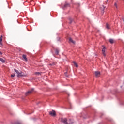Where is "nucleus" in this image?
Segmentation results:
<instances>
[{
	"mask_svg": "<svg viewBox=\"0 0 124 124\" xmlns=\"http://www.w3.org/2000/svg\"><path fill=\"white\" fill-rule=\"evenodd\" d=\"M62 123H63L64 124H73V122L71 120H69V123H67V119L66 118H62L61 119Z\"/></svg>",
	"mask_w": 124,
	"mask_h": 124,
	"instance_id": "nucleus-1",
	"label": "nucleus"
},
{
	"mask_svg": "<svg viewBox=\"0 0 124 124\" xmlns=\"http://www.w3.org/2000/svg\"><path fill=\"white\" fill-rule=\"evenodd\" d=\"M103 48L102 49V53L104 56V57H106V52H105V46H102Z\"/></svg>",
	"mask_w": 124,
	"mask_h": 124,
	"instance_id": "nucleus-2",
	"label": "nucleus"
},
{
	"mask_svg": "<svg viewBox=\"0 0 124 124\" xmlns=\"http://www.w3.org/2000/svg\"><path fill=\"white\" fill-rule=\"evenodd\" d=\"M33 91H34V89L33 88H32L31 89L26 93L25 95H29V94H31V93H32Z\"/></svg>",
	"mask_w": 124,
	"mask_h": 124,
	"instance_id": "nucleus-3",
	"label": "nucleus"
},
{
	"mask_svg": "<svg viewBox=\"0 0 124 124\" xmlns=\"http://www.w3.org/2000/svg\"><path fill=\"white\" fill-rule=\"evenodd\" d=\"M49 114L52 117H55V116H56V112H55L54 110H52L49 112Z\"/></svg>",
	"mask_w": 124,
	"mask_h": 124,
	"instance_id": "nucleus-4",
	"label": "nucleus"
},
{
	"mask_svg": "<svg viewBox=\"0 0 124 124\" xmlns=\"http://www.w3.org/2000/svg\"><path fill=\"white\" fill-rule=\"evenodd\" d=\"M95 75L96 77H99V76L100 75V72L97 71H95Z\"/></svg>",
	"mask_w": 124,
	"mask_h": 124,
	"instance_id": "nucleus-5",
	"label": "nucleus"
},
{
	"mask_svg": "<svg viewBox=\"0 0 124 124\" xmlns=\"http://www.w3.org/2000/svg\"><path fill=\"white\" fill-rule=\"evenodd\" d=\"M101 10V13L103 14L104 13V9H105V7L104 6H102V7L100 8Z\"/></svg>",
	"mask_w": 124,
	"mask_h": 124,
	"instance_id": "nucleus-6",
	"label": "nucleus"
},
{
	"mask_svg": "<svg viewBox=\"0 0 124 124\" xmlns=\"http://www.w3.org/2000/svg\"><path fill=\"white\" fill-rule=\"evenodd\" d=\"M69 40L70 42L73 43V44H75V41H73L71 38H69Z\"/></svg>",
	"mask_w": 124,
	"mask_h": 124,
	"instance_id": "nucleus-7",
	"label": "nucleus"
},
{
	"mask_svg": "<svg viewBox=\"0 0 124 124\" xmlns=\"http://www.w3.org/2000/svg\"><path fill=\"white\" fill-rule=\"evenodd\" d=\"M22 73H23L22 72L18 73L17 74V77H20L24 76V75L23 74H22Z\"/></svg>",
	"mask_w": 124,
	"mask_h": 124,
	"instance_id": "nucleus-8",
	"label": "nucleus"
},
{
	"mask_svg": "<svg viewBox=\"0 0 124 124\" xmlns=\"http://www.w3.org/2000/svg\"><path fill=\"white\" fill-rule=\"evenodd\" d=\"M22 57H23V59H24V60L26 61V62H27V61H28V59H27V56H26V55H23Z\"/></svg>",
	"mask_w": 124,
	"mask_h": 124,
	"instance_id": "nucleus-9",
	"label": "nucleus"
},
{
	"mask_svg": "<svg viewBox=\"0 0 124 124\" xmlns=\"http://www.w3.org/2000/svg\"><path fill=\"white\" fill-rule=\"evenodd\" d=\"M106 28L108 29V30H109L110 29V25H109V24H106Z\"/></svg>",
	"mask_w": 124,
	"mask_h": 124,
	"instance_id": "nucleus-10",
	"label": "nucleus"
},
{
	"mask_svg": "<svg viewBox=\"0 0 124 124\" xmlns=\"http://www.w3.org/2000/svg\"><path fill=\"white\" fill-rule=\"evenodd\" d=\"M0 61L3 63H4V62H5V60H4L3 59H2L1 58H0Z\"/></svg>",
	"mask_w": 124,
	"mask_h": 124,
	"instance_id": "nucleus-11",
	"label": "nucleus"
},
{
	"mask_svg": "<svg viewBox=\"0 0 124 124\" xmlns=\"http://www.w3.org/2000/svg\"><path fill=\"white\" fill-rule=\"evenodd\" d=\"M2 42V36H1L0 37V44H1V45L2 44V43H1Z\"/></svg>",
	"mask_w": 124,
	"mask_h": 124,
	"instance_id": "nucleus-12",
	"label": "nucleus"
},
{
	"mask_svg": "<svg viewBox=\"0 0 124 124\" xmlns=\"http://www.w3.org/2000/svg\"><path fill=\"white\" fill-rule=\"evenodd\" d=\"M73 63H74L75 66H76V67H78V64H77V63H76L75 62H73Z\"/></svg>",
	"mask_w": 124,
	"mask_h": 124,
	"instance_id": "nucleus-13",
	"label": "nucleus"
},
{
	"mask_svg": "<svg viewBox=\"0 0 124 124\" xmlns=\"http://www.w3.org/2000/svg\"><path fill=\"white\" fill-rule=\"evenodd\" d=\"M109 42L111 44H113L114 43V40L112 39H109Z\"/></svg>",
	"mask_w": 124,
	"mask_h": 124,
	"instance_id": "nucleus-14",
	"label": "nucleus"
},
{
	"mask_svg": "<svg viewBox=\"0 0 124 124\" xmlns=\"http://www.w3.org/2000/svg\"><path fill=\"white\" fill-rule=\"evenodd\" d=\"M55 54H56V55H59V50H58V49L56 50Z\"/></svg>",
	"mask_w": 124,
	"mask_h": 124,
	"instance_id": "nucleus-15",
	"label": "nucleus"
},
{
	"mask_svg": "<svg viewBox=\"0 0 124 124\" xmlns=\"http://www.w3.org/2000/svg\"><path fill=\"white\" fill-rule=\"evenodd\" d=\"M15 71L16 72V73H17V74L18 75V74L19 73V71L16 70V69H14Z\"/></svg>",
	"mask_w": 124,
	"mask_h": 124,
	"instance_id": "nucleus-16",
	"label": "nucleus"
},
{
	"mask_svg": "<svg viewBox=\"0 0 124 124\" xmlns=\"http://www.w3.org/2000/svg\"><path fill=\"white\" fill-rule=\"evenodd\" d=\"M70 24H71V23H72V19L70 18Z\"/></svg>",
	"mask_w": 124,
	"mask_h": 124,
	"instance_id": "nucleus-17",
	"label": "nucleus"
},
{
	"mask_svg": "<svg viewBox=\"0 0 124 124\" xmlns=\"http://www.w3.org/2000/svg\"><path fill=\"white\" fill-rule=\"evenodd\" d=\"M15 77V74L11 75V77Z\"/></svg>",
	"mask_w": 124,
	"mask_h": 124,
	"instance_id": "nucleus-18",
	"label": "nucleus"
},
{
	"mask_svg": "<svg viewBox=\"0 0 124 124\" xmlns=\"http://www.w3.org/2000/svg\"><path fill=\"white\" fill-rule=\"evenodd\" d=\"M114 5H115V6H116L117 7V3H115Z\"/></svg>",
	"mask_w": 124,
	"mask_h": 124,
	"instance_id": "nucleus-19",
	"label": "nucleus"
},
{
	"mask_svg": "<svg viewBox=\"0 0 124 124\" xmlns=\"http://www.w3.org/2000/svg\"><path fill=\"white\" fill-rule=\"evenodd\" d=\"M66 74H67V72L65 73V76H67L66 75Z\"/></svg>",
	"mask_w": 124,
	"mask_h": 124,
	"instance_id": "nucleus-20",
	"label": "nucleus"
},
{
	"mask_svg": "<svg viewBox=\"0 0 124 124\" xmlns=\"http://www.w3.org/2000/svg\"><path fill=\"white\" fill-rule=\"evenodd\" d=\"M39 74H40L39 72H36V74L39 75Z\"/></svg>",
	"mask_w": 124,
	"mask_h": 124,
	"instance_id": "nucleus-21",
	"label": "nucleus"
},
{
	"mask_svg": "<svg viewBox=\"0 0 124 124\" xmlns=\"http://www.w3.org/2000/svg\"><path fill=\"white\" fill-rule=\"evenodd\" d=\"M0 55H2V53H1V52L0 51Z\"/></svg>",
	"mask_w": 124,
	"mask_h": 124,
	"instance_id": "nucleus-22",
	"label": "nucleus"
},
{
	"mask_svg": "<svg viewBox=\"0 0 124 124\" xmlns=\"http://www.w3.org/2000/svg\"><path fill=\"white\" fill-rule=\"evenodd\" d=\"M123 22H124V18H123Z\"/></svg>",
	"mask_w": 124,
	"mask_h": 124,
	"instance_id": "nucleus-23",
	"label": "nucleus"
},
{
	"mask_svg": "<svg viewBox=\"0 0 124 124\" xmlns=\"http://www.w3.org/2000/svg\"><path fill=\"white\" fill-rule=\"evenodd\" d=\"M64 6H66V5H64Z\"/></svg>",
	"mask_w": 124,
	"mask_h": 124,
	"instance_id": "nucleus-24",
	"label": "nucleus"
},
{
	"mask_svg": "<svg viewBox=\"0 0 124 124\" xmlns=\"http://www.w3.org/2000/svg\"><path fill=\"white\" fill-rule=\"evenodd\" d=\"M107 1H108V0H107Z\"/></svg>",
	"mask_w": 124,
	"mask_h": 124,
	"instance_id": "nucleus-25",
	"label": "nucleus"
}]
</instances>
